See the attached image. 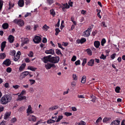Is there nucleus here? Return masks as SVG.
Masks as SVG:
<instances>
[{
	"label": "nucleus",
	"instance_id": "1",
	"mask_svg": "<svg viewBox=\"0 0 125 125\" xmlns=\"http://www.w3.org/2000/svg\"><path fill=\"white\" fill-rule=\"evenodd\" d=\"M11 100V96L8 95H5L2 97L0 99V102L2 104H5L10 102Z\"/></svg>",
	"mask_w": 125,
	"mask_h": 125
},
{
	"label": "nucleus",
	"instance_id": "2",
	"mask_svg": "<svg viewBox=\"0 0 125 125\" xmlns=\"http://www.w3.org/2000/svg\"><path fill=\"white\" fill-rule=\"evenodd\" d=\"M13 22L17 24L20 27L23 26L24 24V21L21 19H15L13 21Z\"/></svg>",
	"mask_w": 125,
	"mask_h": 125
},
{
	"label": "nucleus",
	"instance_id": "3",
	"mask_svg": "<svg viewBox=\"0 0 125 125\" xmlns=\"http://www.w3.org/2000/svg\"><path fill=\"white\" fill-rule=\"evenodd\" d=\"M60 58L58 56L52 57L51 58L49 62L54 63H58L59 61Z\"/></svg>",
	"mask_w": 125,
	"mask_h": 125
},
{
	"label": "nucleus",
	"instance_id": "4",
	"mask_svg": "<svg viewBox=\"0 0 125 125\" xmlns=\"http://www.w3.org/2000/svg\"><path fill=\"white\" fill-rule=\"evenodd\" d=\"M51 55H50L44 57L43 58H42L41 59L44 62L46 63H47L49 61V60H50V59L51 58Z\"/></svg>",
	"mask_w": 125,
	"mask_h": 125
},
{
	"label": "nucleus",
	"instance_id": "5",
	"mask_svg": "<svg viewBox=\"0 0 125 125\" xmlns=\"http://www.w3.org/2000/svg\"><path fill=\"white\" fill-rule=\"evenodd\" d=\"M90 28H88L87 29V30L84 31L83 33V35L84 37H88L90 35V33L91 31H89L90 29H91Z\"/></svg>",
	"mask_w": 125,
	"mask_h": 125
},
{
	"label": "nucleus",
	"instance_id": "6",
	"mask_svg": "<svg viewBox=\"0 0 125 125\" xmlns=\"http://www.w3.org/2000/svg\"><path fill=\"white\" fill-rule=\"evenodd\" d=\"M29 73V72L28 71H25L22 73L21 74L20 76V79L22 80Z\"/></svg>",
	"mask_w": 125,
	"mask_h": 125
},
{
	"label": "nucleus",
	"instance_id": "7",
	"mask_svg": "<svg viewBox=\"0 0 125 125\" xmlns=\"http://www.w3.org/2000/svg\"><path fill=\"white\" fill-rule=\"evenodd\" d=\"M41 38L39 36H36L33 39L34 42L36 43H38L41 41Z\"/></svg>",
	"mask_w": 125,
	"mask_h": 125
},
{
	"label": "nucleus",
	"instance_id": "8",
	"mask_svg": "<svg viewBox=\"0 0 125 125\" xmlns=\"http://www.w3.org/2000/svg\"><path fill=\"white\" fill-rule=\"evenodd\" d=\"M21 52L20 51H18L17 53L16 56H14V60L15 61H17L20 58Z\"/></svg>",
	"mask_w": 125,
	"mask_h": 125
},
{
	"label": "nucleus",
	"instance_id": "9",
	"mask_svg": "<svg viewBox=\"0 0 125 125\" xmlns=\"http://www.w3.org/2000/svg\"><path fill=\"white\" fill-rule=\"evenodd\" d=\"M26 97L25 96L21 95V94L18 95V98L16 99L17 101L19 100L21 101L25 99Z\"/></svg>",
	"mask_w": 125,
	"mask_h": 125
},
{
	"label": "nucleus",
	"instance_id": "10",
	"mask_svg": "<svg viewBox=\"0 0 125 125\" xmlns=\"http://www.w3.org/2000/svg\"><path fill=\"white\" fill-rule=\"evenodd\" d=\"M11 62L9 59H7L4 61L3 64L7 66H9Z\"/></svg>",
	"mask_w": 125,
	"mask_h": 125
},
{
	"label": "nucleus",
	"instance_id": "11",
	"mask_svg": "<svg viewBox=\"0 0 125 125\" xmlns=\"http://www.w3.org/2000/svg\"><path fill=\"white\" fill-rule=\"evenodd\" d=\"M45 52L47 54H51L52 55L54 53V50L52 49L46 50Z\"/></svg>",
	"mask_w": 125,
	"mask_h": 125
},
{
	"label": "nucleus",
	"instance_id": "12",
	"mask_svg": "<svg viewBox=\"0 0 125 125\" xmlns=\"http://www.w3.org/2000/svg\"><path fill=\"white\" fill-rule=\"evenodd\" d=\"M36 117L33 115H30L29 118V120L30 121H32L33 122H35L36 121Z\"/></svg>",
	"mask_w": 125,
	"mask_h": 125
},
{
	"label": "nucleus",
	"instance_id": "13",
	"mask_svg": "<svg viewBox=\"0 0 125 125\" xmlns=\"http://www.w3.org/2000/svg\"><path fill=\"white\" fill-rule=\"evenodd\" d=\"M27 113L29 114H31L33 113V112L32 110L31 107L30 105L28 106V108L27 109Z\"/></svg>",
	"mask_w": 125,
	"mask_h": 125
},
{
	"label": "nucleus",
	"instance_id": "14",
	"mask_svg": "<svg viewBox=\"0 0 125 125\" xmlns=\"http://www.w3.org/2000/svg\"><path fill=\"white\" fill-rule=\"evenodd\" d=\"M59 106L57 105H55L53 106H52L50 107L48 110L49 111H53L54 110H56L58 108Z\"/></svg>",
	"mask_w": 125,
	"mask_h": 125
},
{
	"label": "nucleus",
	"instance_id": "15",
	"mask_svg": "<svg viewBox=\"0 0 125 125\" xmlns=\"http://www.w3.org/2000/svg\"><path fill=\"white\" fill-rule=\"evenodd\" d=\"M120 121L119 120H115L112 122L111 125H119Z\"/></svg>",
	"mask_w": 125,
	"mask_h": 125
},
{
	"label": "nucleus",
	"instance_id": "16",
	"mask_svg": "<svg viewBox=\"0 0 125 125\" xmlns=\"http://www.w3.org/2000/svg\"><path fill=\"white\" fill-rule=\"evenodd\" d=\"M10 114L11 112H9L6 113L5 114L4 119L5 120H7L8 118L10 115Z\"/></svg>",
	"mask_w": 125,
	"mask_h": 125
},
{
	"label": "nucleus",
	"instance_id": "17",
	"mask_svg": "<svg viewBox=\"0 0 125 125\" xmlns=\"http://www.w3.org/2000/svg\"><path fill=\"white\" fill-rule=\"evenodd\" d=\"M45 67L47 70L50 69L51 68V63L48 62L46 64H45Z\"/></svg>",
	"mask_w": 125,
	"mask_h": 125
},
{
	"label": "nucleus",
	"instance_id": "18",
	"mask_svg": "<svg viewBox=\"0 0 125 125\" xmlns=\"http://www.w3.org/2000/svg\"><path fill=\"white\" fill-rule=\"evenodd\" d=\"M9 42L10 43L13 42L14 39V37L11 35H10L8 38Z\"/></svg>",
	"mask_w": 125,
	"mask_h": 125
},
{
	"label": "nucleus",
	"instance_id": "19",
	"mask_svg": "<svg viewBox=\"0 0 125 125\" xmlns=\"http://www.w3.org/2000/svg\"><path fill=\"white\" fill-rule=\"evenodd\" d=\"M6 41H4L2 42L1 43V51H3L4 48L5 47L6 43Z\"/></svg>",
	"mask_w": 125,
	"mask_h": 125
},
{
	"label": "nucleus",
	"instance_id": "20",
	"mask_svg": "<svg viewBox=\"0 0 125 125\" xmlns=\"http://www.w3.org/2000/svg\"><path fill=\"white\" fill-rule=\"evenodd\" d=\"M24 4V2L23 0H20L18 2V5L20 7H22Z\"/></svg>",
	"mask_w": 125,
	"mask_h": 125
},
{
	"label": "nucleus",
	"instance_id": "21",
	"mask_svg": "<svg viewBox=\"0 0 125 125\" xmlns=\"http://www.w3.org/2000/svg\"><path fill=\"white\" fill-rule=\"evenodd\" d=\"M86 41V39L85 38H83L81 39L80 40H77V42L78 43H81L82 44L85 42Z\"/></svg>",
	"mask_w": 125,
	"mask_h": 125
},
{
	"label": "nucleus",
	"instance_id": "22",
	"mask_svg": "<svg viewBox=\"0 0 125 125\" xmlns=\"http://www.w3.org/2000/svg\"><path fill=\"white\" fill-rule=\"evenodd\" d=\"M94 64V60L93 59L91 60L87 64L89 66H92Z\"/></svg>",
	"mask_w": 125,
	"mask_h": 125
},
{
	"label": "nucleus",
	"instance_id": "23",
	"mask_svg": "<svg viewBox=\"0 0 125 125\" xmlns=\"http://www.w3.org/2000/svg\"><path fill=\"white\" fill-rule=\"evenodd\" d=\"M94 45L95 47L97 48L99 47L100 44V42L98 41H95L94 43Z\"/></svg>",
	"mask_w": 125,
	"mask_h": 125
},
{
	"label": "nucleus",
	"instance_id": "24",
	"mask_svg": "<svg viewBox=\"0 0 125 125\" xmlns=\"http://www.w3.org/2000/svg\"><path fill=\"white\" fill-rule=\"evenodd\" d=\"M26 66V64L25 63H23L22 64L20 67L19 70L20 71H21L23 69H24Z\"/></svg>",
	"mask_w": 125,
	"mask_h": 125
},
{
	"label": "nucleus",
	"instance_id": "25",
	"mask_svg": "<svg viewBox=\"0 0 125 125\" xmlns=\"http://www.w3.org/2000/svg\"><path fill=\"white\" fill-rule=\"evenodd\" d=\"M6 57V55L5 53H1L0 55V59H3Z\"/></svg>",
	"mask_w": 125,
	"mask_h": 125
},
{
	"label": "nucleus",
	"instance_id": "26",
	"mask_svg": "<svg viewBox=\"0 0 125 125\" xmlns=\"http://www.w3.org/2000/svg\"><path fill=\"white\" fill-rule=\"evenodd\" d=\"M2 27L4 29H7L8 27V24L7 23H4L2 25Z\"/></svg>",
	"mask_w": 125,
	"mask_h": 125
},
{
	"label": "nucleus",
	"instance_id": "27",
	"mask_svg": "<svg viewBox=\"0 0 125 125\" xmlns=\"http://www.w3.org/2000/svg\"><path fill=\"white\" fill-rule=\"evenodd\" d=\"M86 80V77L85 76H83L81 79V82L82 83H84L85 82Z\"/></svg>",
	"mask_w": 125,
	"mask_h": 125
},
{
	"label": "nucleus",
	"instance_id": "28",
	"mask_svg": "<svg viewBox=\"0 0 125 125\" xmlns=\"http://www.w3.org/2000/svg\"><path fill=\"white\" fill-rule=\"evenodd\" d=\"M86 50L89 55H91L92 54V52L90 49H87Z\"/></svg>",
	"mask_w": 125,
	"mask_h": 125
},
{
	"label": "nucleus",
	"instance_id": "29",
	"mask_svg": "<svg viewBox=\"0 0 125 125\" xmlns=\"http://www.w3.org/2000/svg\"><path fill=\"white\" fill-rule=\"evenodd\" d=\"M91 98L92 99L91 100V101L94 103L95 102V101L96 99V97L95 96L93 95L91 96Z\"/></svg>",
	"mask_w": 125,
	"mask_h": 125
},
{
	"label": "nucleus",
	"instance_id": "30",
	"mask_svg": "<svg viewBox=\"0 0 125 125\" xmlns=\"http://www.w3.org/2000/svg\"><path fill=\"white\" fill-rule=\"evenodd\" d=\"M111 119V118H104L103 120V122H106L107 121L110 120Z\"/></svg>",
	"mask_w": 125,
	"mask_h": 125
},
{
	"label": "nucleus",
	"instance_id": "31",
	"mask_svg": "<svg viewBox=\"0 0 125 125\" xmlns=\"http://www.w3.org/2000/svg\"><path fill=\"white\" fill-rule=\"evenodd\" d=\"M47 3L49 5H51L54 2L53 0H47Z\"/></svg>",
	"mask_w": 125,
	"mask_h": 125
},
{
	"label": "nucleus",
	"instance_id": "32",
	"mask_svg": "<svg viewBox=\"0 0 125 125\" xmlns=\"http://www.w3.org/2000/svg\"><path fill=\"white\" fill-rule=\"evenodd\" d=\"M50 14L52 15L53 16H54L55 15V12L53 9L50 10Z\"/></svg>",
	"mask_w": 125,
	"mask_h": 125
},
{
	"label": "nucleus",
	"instance_id": "33",
	"mask_svg": "<svg viewBox=\"0 0 125 125\" xmlns=\"http://www.w3.org/2000/svg\"><path fill=\"white\" fill-rule=\"evenodd\" d=\"M62 7L64 8H69L70 6L68 5L67 3L65 4H64L63 5V6Z\"/></svg>",
	"mask_w": 125,
	"mask_h": 125
},
{
	"label": "nucleus",
	"instance_id": "34",
	"mask_svg": "<svg viewBox=\"0 0 125 125\" xmlns=\"http://www.w3.org/2000/svg\"><path fill=\"white\" fill-rule=\"evenodd\" d=\"M106 40L105 39L103 38V39L101 42V45L102 46H103L104 45V44L106 42Z\"/></svg>",
	"mask_w": 125,
	"mask_h": 125
},
{
	"label": "nucleus",
	"instance_id": "35",
	"mask_svg": "<svg viewBox=\"0 0 125 125\" xmlns=\"http://www.w3.org/2000/svg\"><path fill=\"white\" fill-rule=\"evenodd\" d=\"M55 122V120H54L51 119H50L47 121V123L48 124H50L54 123Z\"/></svg>",
	"mask_w": 125,
	"mask_h": 125
},
{
	"label": "nucleus",
	"instance_id": "36",
	"mask_svg": "<svg viewBox=\"0 0 125 125\" xmlns=\"http://www.w3.org/2000/svg\"><path fill=\"white\" fill-rule=\"evenodd\" d=\"M14 5V4L13 3H12L10 1L9 2V9H11V8L13 7Z\"/></svg>",
	"mask_w": 125,
	"mask_h": 125
},
{
	"label": "nucleus",
	"instance_id": "37",
	"mask_svg": "<svg viewBox=\"0 0 125 125\" xmlns=\"http://www.w3.org/2000/svg\"><path fill=\"white\" fill-rule=\"evenodd\" d=\"M29 40L28 38H25L24 39L23 42L24 44H26L28 43L29 42Z\"/></svg>",
	"mask_w": 125,
	"mask_h": 125
},
{
	"label": "nucleus",
	"instance_id": "38",
	"mask_svg": "<svg viewBox=\"0 0 125 125\" xmlns=\"http://www.w3.org/2000/svg\"><path fill=\"white\" fill-rule=\"evenodd\" d=\"M120 88L119 86H117L115 89V91L117 93H119V90Z\"/></svg>",
	"mask_w": 125,
	"mask_h": 125
},
{
	"label": "nucleus",
	"instance_id": "39",
	"mask_svg": "<svg viewBox=\"0 0 125 125\" xmlns=\"http://www.w3.org/2000/svg\"><path fill=\"white\" fill-rule=\"evenodd\" d=\"M63 117V116L62 115L59 116L58 117V118L57 120L56 121V122H58Z\"/></svg>",
	"mask_w": 125,
	"mask_h": 125
},
{
	"label": "nucleus",
	"instance_id": "40",
	"mask_svg": "<svg viewBox=\"0 0 125 125\" xmlns=\"http://www.w3.org/2000/svg\"><path fill=\"white\" fill-rule=\"evenodd\" d=\"M55 30L56 31V33H55V35H57L59 32H60V31L59 30V28H56L55 29Z\"/></svg>",
	"mask_w": 125,
	"mask_h": 125
},
{
	"label": "nucleus",
	"instance_id": "41",
	"mask_svg": "<svg viewBox=\"0 0 125 125\" xmlns=\"http://www.w3.org/2000/svg\"><path fill=\"white\" fill-rule=\"evenodd\" d=\"M56 53L58 55L60 54L62 55L60 51L58 49H56Z\"/></svg>",
	"mask_w": 125,
	"mask_h": 125
},
{
	"label": "nucleus",
	"instance_id": "42",
	"mask_svg": "<svg viewBox=\"0 0 125 125\" xmlns=\"http://www.w3.org/2000/svg\"><path fill=\"white\" fill-rule=\"evenodd\" d=\"M28 69L33 71H35L36 69V68H33V67L31 66H29L28 67Z\"/></svg>",
	"mask_w": 125,
	"mask_h": 125
},
{
	"label": "nucleus",
	"instance_id": "43",
	"mask_svg": "<svg viewBox=\"0 0 125 125\" xmlns=\"http://www.w3.org/2000/svg\"><path fill=\"white\" fill-rule=\"evenodd\" d=\"M86 124V123L85 122L81 121L78 125H85Z\"/></svg>",
	"mask_w": 125,
	"mask_h": 125
},
{
	"label": "nucleus",
	"instance_id": "44",
	"mask_svg": "<svg viewBox=\"0 0 125 125\" xmlns=\"http://www.w3.org/2000/svg\"><path fill=\"white\" fill-rule=\"evenodd\" d=\"M29 81L30 83L31 84V85L33 84L35 82V81L33 79H30Z\"/></svg>",
	"mask_w": 125,
	"mask_h": 125
},
{
	"label": "nucleus",
	"instance_id": "45",
	"mask_svg": "<svg viewBox=\"0 0 125 125\" xmlns=\"http://www.w3.org/2000/svg\"><path fill=\"white\" fill-rule=\"evenodd\" d=\"M87 59L86 58H84L83 60V61L82 63V65L83 66H84V64L86 63V62Z\"/></svg>",
	"mask_w": 125,
	"mask_h": 125
},
{
	"label": "nucleus",
	"instance_id": "46",
	"mask_svg": "<svg viewBox=\"0 0 125 125\" xmlns=\"http://www.w3.org/2000/svg\"><path fill=\"white\" fill-rule=\"evenodd\" d=\"M97 11L98 12V13L97 14V15L98 17L100 18H101V16L100 15V12L101 10H97Z\"/></svg>",
	"mask_w": 125,
	"mask_h": 125
},
{
	"label": "nucleus",
	"instance_id": "47",
	"mask_svg": "<svg viewBox=\"0 0 125 125\" xmlns=\"http://www.w3.org/2000/svg\"><path fill=\"white\" fill-rule=\"evenodd\" d=\"M73 78L74 80L75 81L77 80V77L76 76L75 74H73Z\"/></svg>",
	"mask_w": 125,
	"mask_h": 125
},
{
	"label": "nucleus",
	"instance_id": "48",
	"mask_svg": "<svg viewBox=\"0 0 125 125\" xmlns=\"http://www.w3.org/2000/svg\"><path fill=\"white\" fill-rule=\"evenodd\" d=\"M106 56H104V54H102L100 57L101 59H103V60H104L106 59Z\"/></svg>",
	"mask_w": 125,
	"mask_h": 125
},
{
	"label": "nucleus",
	"instance_id": "49",
	"mask_svg": "<svg viewBox=\"0 0 125 125\" xmlns=\"http://www.w3.org/2000/svg\"><path fill=\"white\" fill-rule=\"evenodd\" d=\"M71 84L73 87H74L76 85V83L75 81L72 82L71 83Z\"/></svg>",
	"mask_w": 125,
	"mask_h": 125
},
{
	"label": "nucleus",
	"instance_id": "50",
	"mask_svg": "<svg viewBox=\"0 0 125 125\" xmlns=\"http://www.w3.org/2000/svg\"><path fill=\"white\" fill-rule=\"evenodd\" d=\"M64 114L67 116H70L72 115V114L71 113L68 112H65Z\"/></svg>",
	"mask_w": 125,
	"mask_h": 125
},
{
	"label": "nucleus",
	"instance_id": "51",
	"mask_svg": "<svg viewBox=\"0 0 125 125\" xmlns=\"http://www.w3.org/2000/svg\"><path fill=\"white\" fill-rule=\"evenodd\" d=\"M16 119L15 118H12L10 120L11 122L13 123L15 122L16 121Z\"/></svg>",
	"mask_w": 125,
	"mask_h": 125
},
{
	"label": "nucleus",
	"instance_id": "52",
	"mask_svg": "<svg viewBox=\"0 0 125 125\" xmlns=\"http://www.w3.org/2000/svg\"><path fill=\"white\" fill-rule=\"evenodd\" d=\"M20 86L17 85H13L12 86V87L15 88V89H17L19 88V87Z\"/></svg>",
	"mask_w": 125,
	"mask_h": 125
},
{
	"label": "nucleus",
	"instance_id": "53",
	"mask_svg": "<svg viewBox=\"0 0 125 125\" xmlns=\"http://www.w3.org/2000/svg\"><path fill=\"white\" fill-rule=\"evenodd\" d=\"M31 29V27L30 26L27 25L26 27V29L27 30H30Z\"/></svg>",
	"mask_w": 125,
	"mask_h": 125
},
{
	"label": "nucleus",
	"instance_id": "54",
	"mask_svg": "<svg viewBox=\"0 0 125 125\" xmlns=\"http://www.w3.org/2000/svg\"><path fill=\"white\" fill-rule=\"evenodd\" d=\"M102 118L101 117H99L97 120L96 121V123H98L99 122H100L102 120Z\"/></svg>",
	"mask_w": 125,
	"mask_h": 125
},
{
	"label": "nucleus",
	"instance_id": "55",
	"mask_svg": "<svg viewBox=\"0 0 125 125\" xmlns=\"http://www.w3.org/2000/svg\"><path fill=\"white\" fill-rule=\"evenodd\" d=\"M11 71V69L10 67H8L6 69V71L8 73H10Z\"/></svg>",
	"mask_w": 125,
	"mask_h": 125
},
{
	"label": "nucleus",
	"instance_id": "56",
	"mask_svg": "<svg viewBox=\"0 0 125 125\" xmlns=\"http://www.w3.org/2000/svg\"><path fill=\"white\" fill-rule=\"evenodd\" d=\"M28 55L30 57H32L33 55V52H30V53L28 54Z\"/></svg>",
	"mask_w": 125,
	"mask_h": 125
},
{
	"label": "nucleus",
	"instance_id": "57",
	"mask_svg": "<svg viewBox=\"0 0 125 125\" xmlns=\"http://www.w3.org/2000/svg\"><path fill=\"white\" fill-rule=\"evenodd\" d=\"M3 4V1L0 0V10L1 9Z\"/></svg>",
	"mask_w": 125,
	"mask_h": 125
},
{
	"label": "nucleus",
	"instance_id": "58",
	"mask_svg": "<svg viewBox=\"0 0 125 125\" xmlns=\"http://www.w3.org/2000/svg\"><path fill=\"white\" fill-rule=\"evenodd\" d=\"M80 61L79 60H78L75 62V64L76 65H79L80 64Z\"/></svg>",
	"mask_w": 125,
	"mask_h": 125
},
{
	"label": "nucleus",
	"instance_id": "59",
	"mask_svg": "<svg viewBox=\"0 0 125 125\" xmlns=\"http://www.w3.org/2000/svg\"><path fill=\"white\" fill-rule=\"evenodd\" d=\"M76 57L75 56H73L71 60L72 61H74L76 60Z\"/></svg>",
	"mask_w": 125,
	"mask_h": 125
},
{
	"label": "nucleus",
	"instance_id": "60",
	"mask_svg": "<svg viewBox=\"0 0 125 125\" xmlns=\"http://www.w3.org/2000/svg\"><path fill=\"white\" fill-rule=\"evenodd\" d=\"M25 109V107H24L22 106L19 109V111H23Z\"/></svg>",
	"mask_w": 125,
	"mask_h": 125
},
{
	"label": "nucleus",
	"instance_id": "61",
	"mask_svg": "<svg viewBox=\"0 0 125 125\" xmlns=\"http://www.w3.org/2000/svg\"><path fill=\"white\" fill-rule=\"evenodd\" d=\"M43 28H44L46 30H47L49 28V27L47 26L46 24H45L44 25Z\"/></svg>",
	"mask_w": 125,
	"mask_h": 125
},
{
	"label": "nucleus",
	"instance_id": "62",
	"mask_svg": "<svg viewBox=\"0 0 125 125\" xmlns=\"http://www.w3.org/2000/svg\"><path fill=\"white\" fill-rule=\"evenodd\" d=\"M25 93L26 91L25 90H23L22 91L20 94H21V95H23Z\"/></svg>",
	"mask_w": 125,
	"mask_h": 125
},
{
	"label": "nucleus",
	"instance_id": "63",
	"mask_svg": "<svg viewBox=\"0 0 125 125\" xmlns=\"http://www.w3.org/2000/svg\"><path fill=\"white\" fill-rule=\"evenodd\" d=\"M11 53L10 54L12 56H14L16 53V52L15 50L12 51L11 52Z\"/></svg>",
	"mask_w": 125,
	"mask_h": 125
},
{
	"label": "nucleus",
	"instance_id": "64",
	"mask_svg": "<svg viewBox=\"0 0 125 125\" xmlns=\"http://www.w3.org/2000/svg\"><path fill=\"white\" fill-rule=\"evenodd\" d=\"M116 54L114 53L111 56V58H112V59H114L115 58V56Z\"/></svg>",
	"mask_w": 125,
	"mask_h": 125
}]
</instances>
